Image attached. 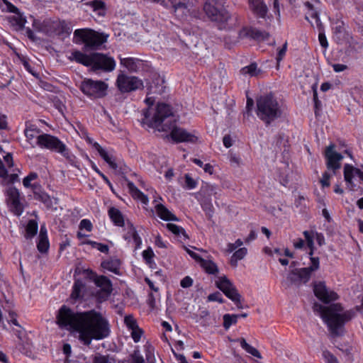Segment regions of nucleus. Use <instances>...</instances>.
<instances>
[{
  "label": "nucleus",
  "mask_w": 363,
  "mask_h": 363,
  "mask_svg": "<svg viewBox=\"0 0 363 363\" xmlns=\"http://www.w3.org/2000/svg\"><path fill=\"white\" fill-rule=\"evenodd\" d=\"M86 345L91 340H102L110 334L109 324L102 315L94 310L84 313L69 311V330Z\"/></svg>",
  "instance_id": "f257e3e1"
},
{
  "label": "nucleus",
  "mask_w": 363,
  "mask_h": 363,
  "mask_svg": "<svg viewBox=\"0 0 363 363\" xmlns=\"http://www.w3.org/2000/svg\"><path fill=\"white\" fill-rule=\"evenodd\" d=\"M144 115L145 124L160 132L169 133L170 138L175 143H194L197 140V137L193 133L177 125V118L168 104L161 103L155 109L149 108Z\"/></svg>",
  "instance_id": "f03ea898"
},
{
  "label": "nucleus",
  "mask_w": 363,
  "mask_h": 363,
  "mask_svg": "<svg viewBox=\"0 0 363 363\" xmlns=\"http://www.w3.org/2000/svg\"><path fill=\"white\" fill-rule=\"evenodd\" d=\"M313 309L320 315L333 336L341 335L345 323L351 319L350 313L344 311L342 307L338 303L323 306L315 303Z\"/></svg>",
  "instance_id": "7ed1b4c3"
},
{
  "label": "nucleus",
  "mask_w": 363,
  "mask_h": 363,
  "mask_svg": "<svg viewBox=\"0 0 363 363\" xmlns=\"http://www.w3.org/2000/svg\"><path fill=\"white\" fill-rule=\"evenodd\" d=\"M69 60L75 61L89 67L90 72L96 74L109 72L116 67V62L112 57L99 52L86 55L76 50L72 52Z\"/></svg>",
  "instance_id": "20e7f679"
},
{
  "label": "nucleus",
  "mask_w": 363,
  "mask_h": 363,
  "mask_svg": "<svg viewBox=\"0 0 363 363\" xmlns=\"http://www.w3.org/2000/svg\"><path fill=\"white\" fill-rule=\"evenodd\" d=\"M282 113L281 104L273 94L260 96L257 99V115L267 125L280 118Z\"/></svg>",
  "instance_id": "39448f33"
},
{
  "label": "nucleus",
  "mask_w": 363,
  "mask_h": 363,
  "mask_svg": "<svg viewBox=\"0 0 363 363\" xmlns=\"http://www.w3.org/2000/svg\"><path fill=\"white\" fill-rule=\"evenodd\" d=\"M203 9L208 18L217 23L221 28H225L232 17L226 9L223 0H207Z\"/></svg>",
  "instance_id": "423d86ee"
},
{
  "label": "nucleus",
  "mask_w": 363,
  "mask_h": 363,
  "mask_svg": "<svg viewBox=\"0 0 363 363\" xmlns=\"http://www.w3.org/2000/svg\"><path fill=\"white\" fill-rule=\"evenodd\" d=\"M108 35L90 28L77 29L74 32L73 41L77 44L84 43L90 49H97L107 41Z\"/></svg>",
  "instance_id": "0eeeda50"
},
{
  "label": "nucleus",
  "mask_w": 363,
  "mask_h": 363,
  "mask_svg": "<svg viewBox=\"0 0 363 363\" xmlns=\"http://www.w3.org/2000/svg\"><path fill=\"white\" fill-rule=\"evenodd\" d=\"M33 28L48 36L61 35L67 30V25L65 21L59 20L45 19L43 21L34 20Z\"/></svg>",
  "instance_id": "6e6552de"
},
{
  "label": "nucleus",
  "mask_w": 363,
  "mask_h": 363,
  "mask_svg": "<svg viewBox=\"0 0 363 363\" xmlns=\"http://www.w3.org/2000/svg\"><path fill=\"white\" fill-rule=\"evenodd\" d=\"M314 3L311 4L308 1L304 3L305 6L308 9L306 19L308 20L311 18L315 20V25L319 29L318 40L320 45L326 49L328 47V43L323 29V25L319 18V12L320 11V1L319 0H313Z\"/></svg>",
  "instance_id": "1a4fd4ad"
},
{
  "label": "nucleus",
  "mask_w": 363,
  "mask_h": 363,
  "mask_svg": "<svg viewBox=\"0 0 363 363\" xmlns=\"http://www.w3.org/2000/svg\"><path fill=\"white\" fill-rule=\"evenodd\" d=\"M344 177L347 188L350 191H357L363 187V171L346 164L344 166Z\"/></svg>",
  "instance_id": "9d476101"
},
{
  "label": "nucleus",
  "mask_w": 363,
  "mask_h": 363,
  "mask_svg": "<svg viewBox=\"0 0 363 363\" xmlns=\"http://www.w3.org/2000/svg\"><path fill=\"white\" fill-rule=\"evenodd\" d=\"M108 85L101 80L85 79L80 85L82 91L93 98H101L106 94Z\"/></svg>",
  "instance_id": "9b49d317"
},
{
  "label": "nucleus",
  "mask_w": 363,
  "mask_h": 363,
  "mask_svg": "<svg viewBox=\"0 0 363 363\" xmlns=\"http://www.w3.org/2000/svg\"><path fill=\"white\" fill-rule=\"evenodd\" d=\"M116 85L120 92L129 93L143 88V81L137 77L129 76L123 72L118 74Z\"/></svg>",
  "instance_id": "f8f14e48"
},
{
  "label": "nucleus",
  "mask_w": 363,
  "mask_h": 363,
  "mask_svg": "<svg viewBox=\"0 0 363 363\" xmlns=\"http://www.w3.org/2000/svg\"><path fill=\"white\" fill-rule=\"evenodd\" d=\"M216 286L221 290L224 294L233 301L238 308H242L240 303L241 296L238 292L233 284L225 277H220L216 281Z\"/></svg>",
  "instance_id": "ddd939ff"
},
{
  "label": "nucleus",
  "mask_w": 363,
  "mask_h": 363,
  "mask_svg": "<svg viewBox=\"0 0 363 363\" xmlns=\"http://www.w3.org/2000/svg\"><path fill=\"white\" fill-rule=\"evenodd\" d=\"M35 144L43 148L49 149L63 154L66 150V146L57 138L48 135L41 134L38 137Z\"/></svg>",
  "instance_id": "4468645a"
},
{
  "label": "nucleus",
  "mask_w": 363,
  "mask_h": 363,
  "mask_svg": "<svg viewBox=\"0 0 363 363\" xmlns=\"http://www.w3.org/2000/svg\"><path fill=\"white\" fill-rule=\"evenodd\" d=\"M55 323L57 325L56 336L63 337L65 332L68 331V306L63 305L57 311L55 315Z\"/></svg>",
  "instance_id": "2eb2a0df"
},
{
  "label": "nucleus",
  "mask_w": 363,
  "mask_h": 363,
  "mask_svg": "<svg viewBox=\"0 0 363 363\" xmlns=\"http://www.w3.org/2000/svg\"><path fill=\"white\" fill-rule=\"evenodd\" d=\"M6 195V201L10 210L14 214L20 216L23 211V206L20 201L19 191L16 187L11 186L7 189Z\"/></svg>",
  "instance_id": "dca6fc26"
},
{
  "label": "nucleus",
  "mask_w": 363,
  "mask_h": 363,
  "mask_svg": "<svg viewBox=\"0 0 363 363\" xmlns=\"http://www.w3.org/2000/svg\"><path fill=\"white\" fill-rule=\"evenodd\" d=\"M325 157L326 159L327 168L333 170V173L339 169L341 167L340 161L343 159V156L335 150V145L331 144L328 146L325 151Z\"/></svg>",
  "instance_id": "f3484780"
},
{
  "label": "nucleus",
  "mask_w": 363,
  "mask_h": 363,
  "mask_svg": "<svg viewBox=\"0 0 363 363\" xmlns=\"http://www.w3.org/2000/svg\"><path fill=\"white\" fill-rule=\"evenodd\" d=\"M91 279L97 287L101 289L99 298L106 299L112 292V284L111 280L105 276H98L91 272Z\"/></svg>",
  "instance_id": "a211bd4d"
},
{
  "label": "nucleus",
  "mask_w": 363,
  "mask_h": 363,
  "mask_svg": "<svg viewBox=\"0 0 363 363\" xmlns=\"http://www.w3.org/2000/svg\"><path fill=\"white\" fill-rule=\"evenodd\" d=\"M313 291L318 298L326 303L337 298V294L328 289L325 284L321 281L314 284Z\"/></svg>",
  "instance_id": "6ab92c4d"
},
{
  "label": "nucleus",
  "mask_w": 363,
  "mask_h": 363,
  "mask_svg": "<svg viewBox=\"0 0 363 363\" xmlns=\"http://www.w3.org/2000/svg\"><path fill=\"white\" fill-rule=\"evenodd\" d=\"M304 238L306 241V244L308 247L310 249L309 256L311 262V266L308 267L312 272H315L319 269L320 262L318 257H313V251H314V232L313 231H308L305 230L303 233Z\"/></svg>",
  "instance_id": "aec40b11"
},
{
  "label": "nucleus",
  "mask_w": 363,
  "mask_h": 363,
  "mask_svg": "<svg viewBox=\"0 0 363 363\" xmlns=\"http://www.w3.org/2000/svg\"><path fill=\"white\" fill-rule=\"evenodd\" d=\"M250 10L259 18H265L268 9L264 0H248Z\"/></svg>",
  "instance_id": "412c9836"
},
{
  "label": "nucleus",
  "mask_w": 363,
  "mask_h": 363,
  "mask_svg": "<svg viewBox=\"0 0 363 363\" xmlns=\"http://www.w3.org/2000/svg\"><path fill=\"white\" fill-rule=\"evenodd\" d=\"M333 38L338 44H342L347 39V34L344 22L336 21L333 26Z\"/></svg>",
  "instance_id": "4be33fe9"
},
{
  "label": "nucleus",
  "mask_w": 363,
  "mask_h": 363,
  "mask_svg": "<svg viewBox=\"0 0 363 363\" xmlns=\"http://www.w3.org/2000/svg\"><path fill=\"white\" fill-rule=\"evenodd\" d=\"M34 199L43 203L45 206L48 208H54V204H56L57 200L54 198H51L47 193L37 189L35 187L34 189ZM56 208V207H55Z\"/></svg>",
  "instance_id": "5701e85b"
},
{
  "label": "nucleus",
  "mask_w": 363,
  "mask_h": 363,
  "mask_svg": "<svg viewBox=\"0 0 363 363\" xmlns=\"http://www.w3.org/2000/svg\"><path fill=\"white\" fill-rule=\"evenodd\" d=\"M120 62L121 65L124 66L130 72H138L143 65L141 60L133 57H121Z\"/></svg>",
  "instance_id": "b1692460"
},
{
  "label": "nucleus",
  "mask_w": 363,
  "mask_h": 363,
  "mask_svg": "<svg viewBox=\"0 0 363 363\" xmlns=\"http://www.w3.org/2000/svg\"><path fill=\"white\" fill-rule=\"evenodd\" d=\"M239 38H244L250 37L254 39H264L268 36V33L262 32L255 28H243L239 31Z\"/></svg>",
  "instance_id": "393cba45"
},
{
  "label": "nucleus",
  "mask_w": 363,
  "mask_h": 363,
  "mask_svg": "<svg viewBox=\"0 0 363 363\" xmlns=\"http://www.w3.org/2000/svg\"><path fill=\"white\" fill-rule=\"evenodd\" d=\"M155 211L158 216L164 220H178L177 217L161 203L155 205Z\"/></svg>",
  "instance_id": "a878e982"
},
{
  "label": "nucleus",
  "mask_w": 363,
  "mask_h": 363,
  "mask_svg": "<svg viewBox=\"0 0 363 363\" xmlns=\"http://www.w3.org/2000/svg\"><path fill=\"white\" fill-rule=\"evenodd\" d=\"M282 285L286 289L289 288L291 285L297 286L301 285L298 269H295L288 274L286 279L282 281Z\"/></svg>",
  "instance_id": "bb28decb"
},
{
  "label": "nucleus",
  "mask_w": 363,
  "mask_h": 363,
  "mask_svg": "<svg viewBox=\"0 0 363 363\" xmlns=\"http://www.w3.org/2000/svg\"><path fill=\"white\" fill-rule=\"evenodd\" d=\"M128 187L129 189L130 193L131 194L132 196L135 199L140 200L143 203L147 205L148 203V199L147 197L141 192L135 185L133 182H128Z\"/></svg>",
  "instance_id": "cd10ccee"
},
{
  "label": "nucleus",
  "mask_w": 363,
  "mask_h": 363,
  "mask_svg": "<svg viewBox=\"0 0 363 363\" xmlns=\"http://www.w3.org/2000/svg\"><path fill=\"white\" fill-rule=\"evenodd\" d=\"M108 216L111 220L116 225L123 226L124 225V218L122 213L115 207H111L108 209Z\"/></svg>",
  "instance_id": "c85d7f7f"
},
{
  "label": "nucleus",
  "mask_w": 363,
  "mask_h": 363,
  "mask_svg": "<svg viewBox=\"0 0 363 363\" xmlns=\"http://www.w3.org/2000/svg\"><path fill=\"white\" fill-rule=\"evenodd\" d=\"M121 262L119 259H108L101 262V267L106 270L113 272L116 274H119Z\"/></svg>",
  "instance_id": "c756f323"
},
{
  "label": "nucleus",
  "mask_w": 363,
  "mask_h": 363,
  "mask_svg": "<svg viewBox=\"0 0 363 363\" xmlns=\"http://www.w3.org/2000/svg\"><path fill=\"white\" fill-rule=\"evenodd\" d=\"M84 290L85 284L82 281L77 280L73 286L71 298L73 299L82 298L84 296Z\"/></svg>",
  "instance_id": "7c9ffc66"
},
{
  "label": "nucleus",
  "mask_w": 363,
  "mask_h": 363,
  "mask_svg": "<svg viewBox=\"0 0 363 363\" xmlns=\"http://www.w3.org/2000/svg\"><path fill=\"white\" fill-rule=\"evenodd\" d=\"M9 21L13 26L16 28V30H23L26 22V19L23 18L21 14L18 13L16 16H13L9 18Z\"/></svg>",
  "instance_id": "2f4dec72"
},
{
  "label": "nucleus",
  "mask_w": 363,
  "mask_h": 363,
  "mask_svg": "<svg viewBox=\"0 0 363 363\" xmlns=\"http://www.w3.org/2000/svg\"><path fill=\"white\" fill-rule=\"evenodd\" d=\"M166 227L169 231H171L178 238L183 239H186L188 238L184 229L181 226L177 225L173 223H167L166 225Z\"/></svg>",
  "instance_id": "473e14b6"
},
{
  "label": "nucleus",
  "mask_w": 363,
  "mask_h": 363,
  "mask_svg": "<svg viewBox=\"0 0 363 363\" xmlns=\"http://www.w3.org/2000/svg\"><path fill=\"white\" fill-rule=\"evenodd\" d=\"M200 264L208 274H216L218 272L217 265L211 260H206L203 259Z\"/></svg>",
  "instance_id": "72a5a7b5"
},
{
  "label": "nucleus",
  "mask_w": 363,
  "mask_h": 363,
  "mask_svg": "<svg viewBox=\"0 0 363 363\" xmlns=\"http://www.w3.org/2000/svg\"><path fill=\"white\" fill-rule=\"evenodd\" d=\"M239 342L242 348L244 349L247 353L255 357L262 358L259 352L254 347L250 345L244 338L240 339Z\"/></svg>",
  "instance_id": "f704fd0d"
},
{
  "label": "nucleus",
  "mask_w": 363,
  "mask_h": 363,
  "mask_svg": "<svg viewBox=\"0 0 363 363\" xmlns=\"http://www.w3.org/2000/svg\"><path fill=\"white\" fill-rule=\"evenodd\" d=\"M38 231V223L35 220H30L26 227L25 237L31 238L35 236Z\"/></svg>",
  "instance_id": "c9c22d12"
},
{
  "label": "nucleus",
  "mask_w": 363,
  "mask_h": 363,
  "mask_svg": "<svg viewBox=\"0 0 363 363\" xmlns=\"http://www.w3.org/2000/svg\"><path fill=\"white\" fill-rule=\"evenodd\" d=\"M247 250L245 247H241L236 250L231 257L230 264L233 266H237L238 260L242 259L247 255Z\"/></svg>",
  "instance_id": "e433bc0d"
},
{
  "label": "nucleus",
  "mask_w": 363,
  "mask_h": 363,
  "mask_svg": "<svg viewBox=\"0 0 363 363\" xmlns=\"http://www.w3.org/2000/svg\"><path fill=\"white\" fill-rule=\"evenodd\" d=\"M301 284L307 283L313 272L308 267L298 269Z\"/></svg>",
  "instance_id": "4c0bfd02"
},
{
  "label": "nucleus",
  "mask_w": 363,
  "mask_h": 363,
  "mask_svg": "<svg viewBox=\"0 0 363 363\" xmlns=\"http://www.w3.org/2000/svg\"><path fill=\"white\" fill-rule=\"evenodd\" d=\"M240 72L242 74H248L250 77L257 76L259 73V70L257 69V64L252 63L248 66L243 67Z\"/></svg>",
  "instance_id": "58836bf2"
},
{
  "label": "nucleus",
  "mask_w": 363,
  "mask_h": 363,
  "mask_svg": "<svg viewBox=\"0 0 363 363\" xmlns=\"http://www.w3.org/2000/svg\"><path fill=\"white\" fill-rule=\"evenodd\" d=\"M239 318L238 315L225 314L223 315V327L228 330L233 324H235Z\"/></svg>",
  "instance_id": "ea45409f"
},
{
  "label": "nucleus",
  "mask_w": 363,
  "mask_h": 363,
  "mask_svg": "<svg viewBox=\"0 0 363 363\" xmlns=\"http://www.w3.org/2000/svg\"><path fill=\"white\" fill-rule=\"evenodd\" d=\"M20 332L18 334V337L20 340H21V337L20 336ZM21 342L18 344V349L21 352L26 354V356H30L32 354L31 352V345L29 342H24L22 340Z\"/></svg>",
  "instance_id": "a19ab883"
},
{
  "label": "nucleus",
  "mask_w": 363,
  "mask_h": 363,
  "mask_svg": "<svg viewBox=\"0 0 363 363\" xmlns=\"http://www.w3.org/2000/svg\"><path fill=\"white\" fill-rule=\"evenodd\" d=\"M38 133L39 131L33 128V126L28 127L25 130V135L31 145H33V140L36 139L35 142L38 140V137L40 135Z\"/></svg>",
  "instance_id": "79ce46f5"
},
{
  "label": "nucleus",
  "mask_w": 363,
  "mask_h": 363,
  "mask_svg": "<svg viewBox=\"0 0 363 363\" xmlns=\"http://www.w3.org/2000/svg\"><path fill=\"white\" fill-rule=\"evenodd\" d=\"M100 156L113 169H116L118 166L112 155L109 154L106 150L101 152Z\"/></svg>",
  "instance_id": "37998d69"
},
{
  "label": "nucleus",
  "mask_w": 363,
  "mask_h": 363,
  "mask_svg": "<svg viewBox=\"0 0 363 363\" xmlns=\"http://www.w3.org/2000/svg\"><path fill=\"white\" fill-rule=\"evenodd\" d=\"M49 241L48 237H38L37 247L41 253L46 252L49 248Z\"/></svg>",
  "instance_id": "c03bdc74"
},
{
  "label": "nucleus",
  "mask_w": 363,
  "mask_h": 363,
  "mask_svg": "<svg viewBox=\"0 0 363 363\" xmlns=\"http://www.w3.org/2000/svg\"><path fill=\"white\" fill-rule=\"evenodd\" d=\"M94 363H116V361L108 355L96 354L94 358Z\"/></svg>",
  "instance_id": "a18cd8bd"
},
{
  "label": "nucleus",
  "mask_w": 363,
  "mask_h": 363,
  "mask_svg": "<svg viewBox=\"0 0 363 363\" xmlns=\"http://www.w3.org/2000/svg\"><path fill=\"white\" fill-rule=\"evenodd\" d=\"M86 4L92 8L94 11H99V14L101 13L100 11L103 10L105 6L104 3L100 0L91 1L87 2Z\"/></svg>",
  "instance_id": "49530a36"
},
{
  "label": "nucleus",
  "mask_w": 363,
  "mask_h": 363,
  "mask_svg": "<svg viewBox=\"0 0 363 363\" xmlns=\"http://www.w3.org/2000/svg\"><path fill=\"white\" fill-rule=\"evenodd\" d=\"M218 187L214 186V185H211V184H206L204 186L202 187V191L204 192V194H207V196H216V194H218Z\"/></svg>",
  "instance_id": "de8ad7c7"
},
{
  "label": "nucleus",
  "mask_w": 363,
  "mask_h": 363,
  "mask_svg": "<svg viewBox=\"0 0 363 363\" xmlns=\"http://www.w3.org/2000/svg\"><path fill=\"white\" fill-rule=\"evenodd\" d=\"M124 322L126 326L130 329L133 330L138 327L135 319L130 315H126L124 318Z\"/></svg>",
  "instance_id": "09e8293b"
},
{
  "label": "nucleus",
  "mask_w": 363,
  "mask_h": 363,
  "mask_svg": "<svg viewBox=\"0 0 363 363\" xmlns=\"http://www.w3.org/2000/svg\"><path fill=\"white\" fill-rule=\"evenodd\" d=\"M323 357L326 363H339L337 359L328 350L323 352Z\"/></svg>",
  "instance_id": "8fccbe9b"
},
{
  "label": "nucleus",
  "mask_w": 363,
  "mask_h": 363,
  "mask_svg": "<svg viewBox=\"0 0 363 363\" xmlns=\"http://www.w3.org/2000/svg\"><path fill=\"white\" fill-rule=\"evenodd\" d=\"M286 50H287V43L286 42L283 45L282 48H281L278 50L277 56L276 57L277 62V67H279L280 62L282 60V59L285 56Z\"/></svg>",
  "instance_id": "3c124183"
},
{
  "label": "nucleus",
  "mask_w": 363,
  "mask_h": 363,
  "mask_svg": "<svg viewBox=\"0 0 363 363\" xmlns=\"http://www.w3.org/2000/svg\"><path fill=\"white\" fill-rule=\"evenodd\" d=\"M154 255L155 254L151 247H148L143 252V257L147 264H150L152 262Z\"/></svg>",
  "instance_id": "603ef678"
},
{
  "label": "nucleus",
  "mask_w": 363,
  "mask_h": 363,
  "mask_svg": "<svg viewBox=\"0 0 363 363\" xmlns=\"http://www.w3.org/2000/svg\"><path fill=\"white\" fill-rule=\"evenodd\" d=\"M131 236L135 244V247L139 248L142 244V240L137 231L133 226H131Z\"/></svg>",
  "instance_id": "864d4df0"
},
{
  "label": "nucleus",
  "mask_w": 363,
  "mask_h": 363,
  "mask_svg": "<svg viewBox=\"0 0 363 363\" xmlns=\"http://www.w3.org/2000/svg\"><path fill=\"white\" fill-rule=\"evenodd\" d=\"M38 174L35 172H30L23 180V184L25 187H30L31 186L30 182L37 179Z\"/></svg>",
  "instance_id": "5fc2aeb1"
},
{
  "label": "nucleus",
  "mask_w": 363,
  "mask_h": 363,
  "mask_svg": "<svg viewBox=\"0 0 363 363\" xmlns=\"http://www.w3.org/2000/svg\"><path fill=\"white\" fill-rule=\"evenodd\" d=\"M143 330L139 328L131 330V337L135 342H138L141 338Z\"/></svg>",
  "instance_id": "6e6d98bb"
},
{
  "label": "nucleus",
  "mask_w": 363,
  "mask_h": 363,
  "mask_svg": "<svg viewBox=\"0 0 363 363\" xmlns=\"http://www.w3.org/2000/svg\"><path fill=\"white\" fill-rule=\"evenodd\" d=\"M79 227L81 230H86V231L90 232L92 230V224L88 219L82 220Z\"/></svg>",
  "instance_id": "4d7b16f0"
},
{
  "label": "nucleus",
  "mask_w": 363,
  "mask_h": 363,
  "mask_svg": "<svg viewBox=\"0 0 363 363\" xmlns=\"http://www.w3.org/2000/svg\"><path fill=\"white\" fill-rule=\"evenodd\" d=\"M132 362L131 363H145L143 357L140 354L138 350L134 351L131 355Z\"/></svg>",
  "instance_id": "13d9d810"
},
{
  "label": "nucleus",
  "mask_w": 363,
  "mask_h": 363,
  "mask_svg": "<svg viewBox=\"0 0 363 363\" xmlns=\"http://www.w3.org/2000/svg\"><path fill=\"white\" fill-rule=\"evenodd\" d=\"M208 299L210 301H218L219 303H223V299L222 298V295L220 292H216L211 294L208 296Z\"/></svg>",
  "instance_id": "bf43d9fd"
},
{
  "label": "nucleus",
  "mask_w": 363,
  "mask_h": 363,
  "mask_svg": "<svg viewBox=\"0 0 363 363\" xmlns=\"http://www.w3.org/2000/svg\"><path fill=\"white\" fill-rule=\"evenodd\" d=\"M2 1L6 4V9L7 11L13 13L15 14H18V13H20L18 9L16 6H15L14 5H13L12 4H11L10 2H9L6 0H2Z\"/></svg>",
  "instance_id": "052dcab7"
},
{
  "label": "nucleus",
  "mask_w": 363,
  "mask_h": 363,
  "mask_svg": "<svg viewBox=\"0 0 363 363\" xmlns=\"http://www.w3.org/2000/svg\"><path fill=\"white\" fill-rule=\"evenodd\" d=\"M243 242L240 239H238L234 243H229L228 245V250L230 252L235 250L238 247H240L242 245Z\"/></svg>",
  "instance_id": "680f3d73"
},
{
  "label": "nucleus",
  "mask_w": 363,
  "mask_h": 363,
  "mask_svg": "<svg viewBox=\"0 0 363 363\" xmlns=\"http://www.w3.org/2000/svg\"><path fill=\"white\" fill-rule=\"evenodd\" d=\"M185 183L189 189H192L196 186V182L189 174L185 175Z\"/></svg>",
  "instance_id": "e2e57ef3"
},
{
  "label": "nucleus",
  "mask_w": 363,
  "mask_h": 363,
  "mask_svg": "<svg viewBox=\"0 0 363 363\" xmlns=\"http://www.w3.org/2000/svg\"><path fill=\"white\" fill-rule=\"evenodd\" d=\"M193 280L190 277H185L184 279H182L180 282V285L183 288H188L192 286Z\"/></svg>",
  "instance_id": "0e129e2a"
},
{
  "label": "nucleus",
  "mask_w": 363,
  "mask_h": 363,
  "mask_svg": "<svg viewBox=\"0 0 363 363\" xmlns=\"http://www.w3.org/2000/svg\"><path fill=\"white\" fill-rule=\"evenodd\" d=\"M26 34L27 37L32 41L35 42L38 40V38L34 34V32L30 28H26Z\"/></svg>",
  "instance_id": "69168bd1"
},
{
  "label": "nucleus",
  "mask_w": 363,
  "mask_h": 363,
  "mask_svg": "<svg viewBox=\"0 0 363 363\" xmlns=\"http://www.w3.org/2000/svg\"><path fill=\"white\" fill-rule=\"evenodd\" d=\"M332 67L335 72H341L347 69V66L343 64H333Z\"/></svg>",
  "instance_id": "338daca9"
},
{
  "label": "nucleus",
  "mask_w": 363,
  "mask_h": 363,
  "mask_svg": "<svg viewBox=\"0 0 363 363\" xmlns=\"http://www.w3.org/2000/svg\"><path fill=\"white\" fill-rule=\"evenodd\" d=\"M330 177V174L328 172H325L323 174V177L320 179V183L322 184L323 186H328L330 185L329 179Z\"/></svg>",
  "instance_id": "774afa93"
}]
</instances>
